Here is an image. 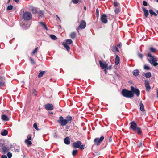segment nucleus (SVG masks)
<instances>
[{"instance_id":"680f3d73","label":"nucleus","mask_w":158,"mask_h":158,"mask_svg":"<svg viewBox=\"0 0 158 158\" xmlns=\"http://www.w3.org/2000/svg\"><path fill=\"white\" fill-rule=\"evenodd\" d=\"M1 158H7V157L6 155H3L2 156Z\"/></svg>"},{"instance_id":"dca6fc26","label":"nucleus","mask_w":158,"mask_h":158,"mask_svg":"<svg viewBox=\"0 0 158 158\" xmlns=\"http://www.w3.org/2000/svg\"><path fill=\"white\" fill-rule=\"evenodd\" d=\"M65 42H63L62 43L67 45H69L73 43L72 40L70 39H68L65 40Z\"/></svg>"},{"instance_id":"6ab92c4d","label":"nucleus","mask_w":158,"mask_h":158,"mask_svg":"<svg viewBox=\"0 0 158 158\" xmlns=\"http://www.w3.org/2000/svg\"><path fill=\"white\" fill-rule=\"evenodd\" d=\"M2 119L5 121H7L9 120L8 117L5 115H3L2 116Z\"/></svg>"},{"instance_id":"473e14b6","label":"nucleus","mask_w":158,"mask_h":158,"mask_svg":"<svg viewBox=\"0 0 158 158\" xmlns=\"http://www.w3.org/2000/svg\"><path fill=\"white\" fill-rule=\"evenodd\" d=\"M146 78H150L151 76V74L150 72H148L144 74Z\"/></svg>"},{"instance_id":"bb28decb","label":"nucleus","mask_w":158,"mask_h":158,"mask_svg":"<svg viewBox=\"0 0 158 158\" xmlns=\"http://www.w3.org/2000/svg\"><path fill=\"white\" fill-rule=\"evenodd\" d=\"M8 134V131L6 130H4L2 131L1 132V135L2 136H6Z\"/></svg>"},{"instance_id":"b1692460","label":"nucleus","mask_w":158,"mask_h":158,"mask_svg":"<svg viewBox=\"0 0 158 158\" xmlns=\"http://www.w3.org/2000/svg\"><path fill=\"white\" fill-rule=\"evenodd\" d=\"M31 10L33 14H36L38 13L37 8L35 7H32L31 8Z\"/></svg>"},{"instance_id":"0e129e2a","label":"nucleus","mask_w":158,"mask_h":158,"mask_svg":"<svg viewBox=\"0 0 158 158\" xmlns=\"http://www.w3.org/2000/svg\"><path fill=\"white\" fill-rule=\"evenodd\" d=\"M112 137H111V136H110L109 138V141L110 142H112Z\"/></svg>"},{"instance_id":"bf43d9fd","label":"nucleus","mask_w":158,"mask_h":158,"mask_svg":"<svg viewBox=\"0 0 158 158\" xmlns=\"http://www.w3.org/2000/svg\"><path fill=\"white\" fill-rule=\"evenodd\" d=\"M121 46H122L121 43H120L118 44L117 47H118L120 48L121 47Z\"/></svg>"},{"instance_id":"4be33fe9","label":"nucleus","mask_w":158,"mask_h":158,"mask_svg":"<svg viewBox=\"0 0 158 158\" xmlns=\"http://www.w3.org/2000/svg\"><path fill=\"white\" fill-rule=\"evenodd\" d=\"M76 36V33L74 32H72L70 35V37L72 39H75Z\"/></svg>"},{"instance_id":"052dcab7","label":"nucleus","mask_w":158,"mask_h":158,"mask_svg":"<svg viewBox=\"0 0 158 158\" xmlns=\"http://www.w3.org/2000/svg\"><path fill=\"white\" fill-rule=\"evenodd\" d=\"M104 69V71L105 72V74H106L107 73V70H108L107 68L105 69Z\"/></svg>"},{"instance_id":"4468645a","label":"nucleus","mask_w":158,"mask_h":158,"mask_svg":"<svg viewBox=\"0 0 158 158\" xmlns=\"http://www.w3.org/2000/svg\"><path fill=\"white\" fill-rule=\"evenodd\" d=\"M145 86L146 88V91H149L151 89V87L149 85V82L147 81H145Z\"/></svg>"},{"instance_id":"a878e982","label":"nucleus","mask_w":158,"mask_h":158,"mask_svg":"<svg viewBox=\"0 0 158 158\" xmlns=\"http://www.w3.org/2000/svg\"><path fill=\"white\" fill-rule=\"evenodd\" d=\"M66 120L68 123H71L72 122V117L69 115H68L66 117Z\"/></svg>"},{"instance_id":"aec40b11","label":"nucleus","mask_w":158,"mask_h":158,"mask_svg":"<svg viewBox=\"0 0 158 158\" xmlns=\"http://www.w3.org/2000/svg\"><path fill=\"white\" fill-rule=\"evenodd\" d=\"M132 73L134 76L137 77L139 74V70L137 69L133 71Z\"/></svg>"},{"instance_id":"ea45409f","label":"nucleus","mask_w":158,"mask_h":158,"mask_svg":"<svg viewBox=\"0 0 158 158\" xmlns=\"http://www.w3.org/2000/svg\"><path fill=\"white\" fill-rule=\"evenodd\" d=\"M1 82L0 81V88L2 87H4L5 86V82Z\"/></svg>"},{"instance_id":"c85d7f7f","label":"nucleus","mask_w":158,"mask_h":158,"mask_svg":"<svg viewBox=\"0 0 158 158\" xmlns=\"http://www.w3.org/2000/svg\"><path fill=\"white\" fill-rule=\"evenodd\" d=\"M44 10H39L38 12L39 16L41 17H43L44 16Z\"/></svg>"},{"instance_id":"58836bf2","label":"nucleus","mask_w":158,"mask_h":158,"mask_svg":"<svg viewBox=\"0 0 158 158\" xmlns=\"http://www.w3.org/2000/svg\"><path fill=\"white\" fill-rule=\"evenodd\" d=\"M143 146H144V145L142 141H140L139 143L138 144V146L140 148H142Z\"/></svg>"},{"instance_id":"f03ea898","label":"nucleus","mask_w":158,"mask_h":158,"mask_svg":"<svg viewBox=\"0 0 158 158\" xmlns=\"http://www.w3.org/2000/svg\"><path fill=\"white\" fill-rule=\"evenodd\" d=\"M149 50L150 52H148L146 56H148L150 59H156V58L151 54V52L155 53L156 51V49L152 47H151L149 48Z\"/></svg>"},{"instance_id":"f8f14e48","label":"nucleus","mask_w":158,"mask_h":158,"mask_svg":"<svg viewBox=\"0 0 158 158\" xmlns=\"http://www.w3.org/2000/svg\"><path fill=\"white\" fill-rule=\"evenodd\" d=\"M45 108L48 110H52L54 109L53 105L51 104L48 103L45 105Z\"/></svg>"},{"instance_id":"72a5a7b5","label":"nucleus","mask_w":158,"mask_h":158,"mask_svg":"<svg viewBox=\"0 0 158 158\" xmlns=\"http://www.w3.org/2000/svg\"><path fill=\"white\" fill-rule=\"evenodd\" d=\"M50 36L51 39L53 40H55L57 39L56 36L53 34L50 35Z\"/></svg>"},{"instance_id":"39448f33","label":"nucleus","mask_w":158,"mask_h":158,"mask_svg":"<svg viewBox=\"0 0 158 158\" xmlns=\"http://www.w3.org/2000/svg\"><path fill=\"white\" fill-rule=\"evenodd\" d=\"M57 121L62 126L66 125L68 123L66 119H64L63 117L62 116L59 117V119Z\"/></svg>"},{"instance_id":"49530a36","label":"nucleus","mask_w":158,"mask_h":158,"mask_svg":"<svg viewBox=\"0 0 158 158\" xmlns=\"http://www.w3.org/2000/svg\"><path fill=\"white\" fill-rule=\"evenodd\" d=\"M79 2L78 0H72L71 2H72L73 4H76L78 3Z\"/></svg>"},{"instance_id":"1a4fd4ad","label":"nucleus","mask_w":158,"mask_h":158,"mask_svg":"<svg viewBox=\"0 0 158 158\" xmlns=\"http://www.w3.org/2000/svg\"><path fill=\"white\" fill-rule=\"evenodd\" d=\"M130 128L133 131H135L136 128L137 127V125L135 122V121H132L130 123Z\"/></svg>"},{"instance_id":"13d9d810","label":"nucleus","mask_w":158,"mask_h":158,"mask_svg":"<svg viewBox=\"0 0 158 158\" xmlns=\"http://www.w3.org/2000/svg\"><path fill=\"white\" fill-rule=\"evenodd\" d=\"M114 48L116 51H117V52H119V50L118 49V47L117 46H115Z\"/></svg>"},{"instance_id":"a211bd4d","label":"nucleus","mask_w":158,"mask_h":158,"mask_svg":"<svg viewBox=\"0 0 158 158\" xmlns=\"http://www.w3.org/2000/svg\"><path fill=\"white\" fill-rule=\"evenodd\" d=\"M64 143L66 144H69L70 143L69 138L66 137L64 139Z\"/></svg>"},{"instance_id":"20e7f679","label":"nucleus","mask_w":158,"mask_h":158,"mask_svg":"<svg viewBox=\"0 0 158 158\" xmlns=\"http://www.w3.org/2000/svg\"><path fill=\"white\" fill-rule=\"evenodd\" d=\"M23 17L25 20H29L31 19L32 16L31 12L29 11H26L23 15Z\"/></svg>"},{"instance_id":"5fc2aeb1","label":"nucleus","mask_w":158,"mask_h":158,"mask_svg":"<svg viewBox=\"0 0 158 158\" xmlns=\"http://www.w3.org/2000/svg\"><path fill=\"white\" fill-rule=\"evenodd\" d=\"M115 60V64L116 65H118L119 63L120 60Z\"/></svg>"},{"instance_id":"a19ab883","label":"nucleus","mask_w":158,"mask_h":158,"mask_svg":"<svg viewBox=\"0 0 158 158\" xmlns=\"http://www.w3.org/2000/svg\"><path fill=\"white\" fill-rule=\"evenodd\" d=\"M137 56L140 59H142L143 58V55L139 52L137 53Z\"/></svg>"},{"instance_id":"79ce46f5","label":"nucleus","mask_w":158,"mask_h":158,"mask_svg":"<svg viewBox=\"0 0 158 158\" xmlns=\"http://www.w3.org/2000/svg\"><path fill=\"white\" fill-rule=\"evenodd\" d=\"M5 78L3 76L0 77V81L1 82H3L2 81H5Z\"/></svg>"},{"instance_id":"8fccbe9b","label":"nucleus","mask_w":158,"mask_h":158,"mask_svg":"<svg viewBox=\"0 0 158 158\" xmlns=\"http://www.w3.org/2000/svg\"><path fill=\"white\" fill-rule=\"evenodd\" d=\"M143 4L145 6H147L148 5V3L145 1H144L143 2Z\"/></svg>"},{"instance_id":"7ed1b4c3","label":"nucleus","mask_w":158,"mask_h":158,"mask_svg":"<svg viewBox=\"0 0 158 158\" xmlns=\"http://www.w3.org/2000/svg\"><path fill=\"white\" fill-rule=\"evenodd\" d=\"M9 151V148L4 144L0 143V151L2 153L5 154Z\"/></svg>"},{"instance_id":"de8ad7c7","label":"nucleus","mask_w":158,"mask_h":158,"mask_svg":"<svg viewBox=\"0 0 158 158\" xmlns=\"http://www.w3.org/2000/svg\"><path fill=\"white\" fill-rule=\"evenodd\" d=\"M7 156L8 158H11L12 156V154L11 152H8L7 154Z\"/></svg>"},{"instance_id":"5701e85b","label":"nucleus","mask_w":158,"mask_h":158,"mask_svg":"<svg viewBox=\"0 0 158 158\" xmlns=\"http://www.w3.org/2000/svg\"><path fill=\"white\" fill-rule=\"evenodd\" d=\"M149 12L151 15V16H152V15L154 16H157V14L152 9H150L149 10Z\"/></svg>"},{"instance_id":"ddd939ff","label":"nucleus","mask_w":158,"mask_h":158,"mask_svg":"<svg viewBox=\"0 0 158 158\" xmlns=\"http://www.w3.org/2000/svg\"><path fill=\"white\" fill-rule=\"evenodd\" d=\"M99 64L101 67L102 69H105L107 68L108 64L106 62H102L100 60L99 61Z\"/></svg>"},{"instance_id":"cd10ccee","label":"nucleus","mask_w":158,"mask_h":158,"mask_svg":"<svg viewBox=\"0 0 158 158\" xmlns=\"http://www.w3.org/2000/svg\"><path fill=\"white\" fill-rule=\"evenodd\" d=\"M39 72L40 73L38 75V78H41L42 77L43 75L45 73V71L40 70Z\"/></svg>"},{"instance_id":"393cba45","label":"nucleus","mask_w":158,"mask_h":158,"mask_svg":"<svg viewBox=\"0 0 158 158\" xmlns=\"http://www.w3.org/2000/svg\"><path fill=\"white\" fill-rule=\"evenodd\" d=\"M113 6L115 8H120V4L117 2H114L113 3Z\"/></svg>"},{"instance_id":"69168bd1","label":"nucleus","mask_w":158,"mask_h":158,"mask_svg":"<svg viewBox=\"0 0 158 158\" xmlns=\"http://www.w3.org/2000/svg\"><path fill=\"white\" fill-rule=\"evenodd\" d=\"M115 59H119V57L118 56V55H116Z\"/></svg>"},{"instance_id":"3c124183","label":"nucleus","mask_w":158,"mask_h":158,"mask_svg":"<svg viewBox=\"0 0 158 158\" xmlns=\"http://www.w3.org/2000/svg\"><path fill=\"white\" fill-rule=\"evenodd\" d=\"M144 69L146 70H149L150 69L149 67L147 65H144Z\"/></svg>"},{"instance_id":"9b49d317","label":"nucleus","mask_w":158,"mask_h":158,"mask_svg":"<svg viewBox=\"0 0 158 158\" xmlns=\"http://www.w3.org/2000/svg\"><path fill=\"white\" fill-rule=\"evenodd\" d=\"M81 144L82 143L81 141H78L73 143V146L74 148H79Z\"/></svg>"},{"instance_id":"4d7b16f0","label":"nucleus","mask_w":158,"mask_h":158,"mask_svg":"<svg viewBox=\"0 0 158 158\" xmlns=\"http://www.w3.org/2000/svg\"><path fill=\"white\" fill-rule=\"evenodd\" d=\"M108 69L111 70L112 69V65H110L109 66H107Z\"/></svg>"},{"instance_id":"e433bc0d","label":"nucleus","mask_w":158,"mask_h":158,"mask_svg":"<svg viewBox=\"0 0 158 158\" xmlns=\"http://www.w3.org/2000/svg\"><path fill=\"white\" fill-rule=\"evenodd\" d=\"M120 11L119 8H115L114 9V12L116 14H118L119 13Z\"/></svg>"},{"instance_id":"f257e3e1","label":"nucleus","mask_w":158,"mask_h":158,"mask_svg":"<svg viewBox=\"0 0 158 158\" xmlns=\"http://www.w3.org/2000/svg\"><path fill=\"white\" fill-rule=\"evenodd\" d=\"M121 93L122 95L125 97L131 98L134 96V93L131 91L128 90L127 89H123Z\"/></svg>"},{"instance_id":"7c9ffc66","label":"nucleus","mask_w":158,"mask_h":158,"mask_svg":"<svg viewBox=\"0 0 158 158\" xmlns=\"http://www.w3.org/2000/svg\"><path fill=\"white\" fill-rule=\"evenodd\" d=\"M62 45L68 51H69L70 50V47L68 45L63 43H62Z\"/></svg>"},{"instance_id":"0eeeda50","label":"nucleus","mask_w":158,"mask_h":158,"mask_svg":"<svg viewBox=\"0 0 158 158\" xmlns=\"http://www.w3.org/2000/svg\"><path fill=\"white\" fill-rule=\"evenodd\" d=\"M107 16L105 14H103L100 17V20L101 22L104 23L106 24L107 22Z\"/></svg>"},{"instance_id":"6e6d98bb","label":"nucleus","mask_w":158,"mask_h":158,"mask_svg":"<svg viewBox=\"0 0 158 158\" xmlns=\"http://www.w3.org/2000/svg\"><path fill=\"white\" fill-rule=\"evenodd\" d=\"M31 139V136L28 135L27 137V139H27L29 140H30Z\"/></svg>"},{"instance_id":"774afa93","label":"nucleus","mask_w":158,"mask_h":158,"mask_svg":"<svg viewBox=\"0 0 158 158\" xmlns=\"http://www.w3.org/2000/svg\"><path fill=\"white\" fill-rule=\"evenodd\" d=\"M15 146V145L14 144L13 145L12 144H10V148H12L13 147V146H14V147Z\"/></svg>"},{"instance_id":"f3484780","label":"nucleus","mask_w":158,"mask_h":158,"mask_svg":"<svg viewBox=\"0 0 158 158\" xmlns=\"http://www.w3.org/2000/svg\"><path fill=\"white\" fill-rule=\"evenodd\" d=\"M154 66H156L158 63L157 62V60H148Z\"/></svg>"},{"instance_id":"6e6552de","label":"nucleus","mask_w":158,"mask_h":158,"mask_svg":"<svg viewBox=\"0 0 158 158\" xmlns=\"http://www.w3.org/2000/svg\"><path fill=\"white\" fill-rule=\"evenodd\" d=\"M131 91L134 93H135L137 96L138 97L140 94V91L137 88H134L133 86L131 87Z\"/></svg>"},{"instance_id":"9d476101","label":"nucleus","mask_w":158,"mask_h":158,"mask_svg":"<svg viewBox=\"0 0 158 158\" xmlns=\"http://www.w3.org/2000/svg\"><path fill=\"white\" fill-rule=\"evenodd\" d=\"M86 26V23L85 21L82 20L81 22L80 25L78 26L77 30L80 29H83L85 28Z\"/></svg>"},{"instance_id":"864d4df0","label":"nucleus","mask_w":158,"mask_h":158,"mask_svg":"<svg viewBox=\"0 0 158 158\" xmlns=\"http://www.w3.org/2000/svg\"><path fill=\"white\" fill-rule=\"evenodd\" d=\"M33 94L34 95L36 96L37 95V91L34 89H33Z\"/></svg>"},{"instance_id":"2f4dec72","label":"nucleus","mask_w":158,"mask_h":158,"mask_svg":"<svg viewBox=\"0 0 158 158\" xmlns=\"http://www.w3.org/2000/svg\"><path fill=\"white\" fill-rule=\"evenodd\" d=\"M136 131L138 133L139 135H140L142 133V131H141V128L139 127H137L136 128Z\"/></svg>"},{"instance_id":"09e8293b","label":"nucleus","mask_w":158,"mask_h":158,"mask_svg":"<svg viewBox=\"0 0 158 158\" xmlns=\"http://www.w3.org/2000/svg\"><path fill=\"white\" fill-rule=\"evenodd\" d=\"M85 144L81 145L79 147V148L80 149L83 150L85 148Z\"/></svg>"},{"instance_id":"37998d69","label":"nucleus","mask_w":158,"mask_h":158,"mask_svg":"<svg viewBox=\"0 0 158 158\" xmlns=\"http://www.w3.org/2000/svg\"><path fill=\"white\" fill-rule=\"evenodd\" d=\"M77 150H73L72 152V155L73 156H75L76 155L77 153Z\"/></svg>"},{"instance_id":"338daca9","label":"nucleus","mask_w":158,"mask_h":158,"mask_svg":"<svg viewBox=\"0 0 158 158\" xmlns=\"http://www.w3.org/2000/svg\"><path fill=\"white\" fill-rule=\"evenodd\" d=\"M56 17H57V18H58L60 22L61 21V20L60 19V18L58 16V15H56Z\"/></svg>"},{"instance_id":"e2e57ef3","label":"nucleus","mask_w":158,"mask_h":158,"mask_svg":"<svg viewBox=\"0 0 158 158\" xmlns=\"http://www.w3.org/2000/svg\"><path fill=\"white\" fill-rule=\"evenodd\" d=\"M31 63L32 64H35V62L34 61V60H30Z\"/></svg>"},{"instance_id":"c9c22d12","label":"nucleus","mask_w":158,"mask_h":158,"mask_svg":"<svg viewBox=\"0 0 158 158\" xmlns=\"http://www.w3.org/2000/svg\"><path fill=\"white\" fill-rule=\"evenodd\" d=\"M14 150L15 152H19V148H18L19 147L16 146V145L15 144V146L14 147Z\"/></svg>"},{"instance_id":"a18cd8bd","label":"nucleus","mask_w":158,"mask_h":158,"mask_svg":"<svg viewBox=\"0 0 158 158\" xmlns=\"http://www.w3.org/2000/svg\"><path fill=\"white\" fill-rule=\"evenodd\" d=\"M38 47H37L36 48L34 49L33 50V51L32 52V54H34L35 53L37 50Z\"/></svg>"},{"instance_id":"2eb2a0df","label":"nucleus","mask_w":158,"mask_h":158,"mask_svg":"<svg viewBox=\"0 0 158 158\" xmlns=\"http://www.w3.org/2000/svg\"><path fill=\"white\" fill-rule=\"evenodd\" d=\"M142 9L144 12L145 16L146 18H147L149 15L148 10L144 7H142Z\"/></svg>"},{"instance_id":"423d86ee","label":"nucleus","mask_w":158,"mask_h":158,"mask_svg":"<svg viewBox=\"0 0 158 158\" xmlns=\"http://www.w3.org/2000/svg\"><path fill=\"white\" fill-rule=\"evenodd\" d=\"M104 137L103 136L101 137L100 138H96L94 139V142L97 146H98L104 140Z\"/></svg>"},{"instance_id":"603ef678","label":"nucleus","mask_w":158,"mask_h":158,"mask_svg":"<svg viewBox=\"0 0 158 158\" xmlns=\"http://www.w3.org/2000/svg\"><path fill=\"white\" fill-rule=\"evenodd\" d=\"M33 127L35 128L36 129L38 130V128L37 127V124L36 123H35L33 124Z\"/></svg>"},{"instance_id":"c756f323","label":"nucleus","mask_w":158,"mask_h":158,"mask_svg":"<svg viewBox=\"0 0 158 158\" xmlns=\"http://www.w3.org/2000/svg\"><path fill=\"white\" fill-rule=\"evenodd\" d=\"M39 23L42 26H43V27H44V28L46 30H48V29L46 26V24L44 23L43 22H40Z\"/></svg>"},{"instance_id":"c03bdc74","label":"nucleus","mask_w":158,"mask_h":158,"mask_svg":"<svg viewBox=\"0 0 158 158\" xmlns=\"http://www.w3.org/2000/svg\"><path fill=\"white\" fill-rule=\"evenodd\" d=\"M96 16L97 18H98L99 17V10L98 8H97L96 9Z\"/></svg>"},{"instance_id":"f704fd0d","label":"nucleus","mask_w":158,"mask_h":158,"mask_svg":"<svg viewBox=\"0 0 158 158\" xmlns=\"http://www.w3.org/2000/svg\"><path fill=\"white\" fill-rule=\"evenodd\" d=\"M25 143L28 145H31L32 144V142L30 141L27 139H25Z\"/></svg>"},{"instance_id":"4c0bfd02","label":"nucleus","mask_w":158,"mask_h":158,"mask_svg":"<svg viewBox=\"0 0 158 158\" xmlns=\"http://www.w3.org/2000/svg\"><path fill=\"white\" fill-rule=\"evenodd\" d=\"M13 6H12V5H9L7 6L6 8V10H11L13 9Z\"/></svg>"},{"instance_id":"412c9836","label":"nucleus","mask_w":158,"mask_h":158,"mask_svg":"<svg viewBox=\"0 0 158 158\" xmlns=\"http://www.w3.org/2000/svg\"><path fill=\"white\" fill-rule=\"evenodd\" d=\"M140 109L141 111H145L144 107L143 104L140 102L139 104Z\"/></svg>"}]
</instances>
